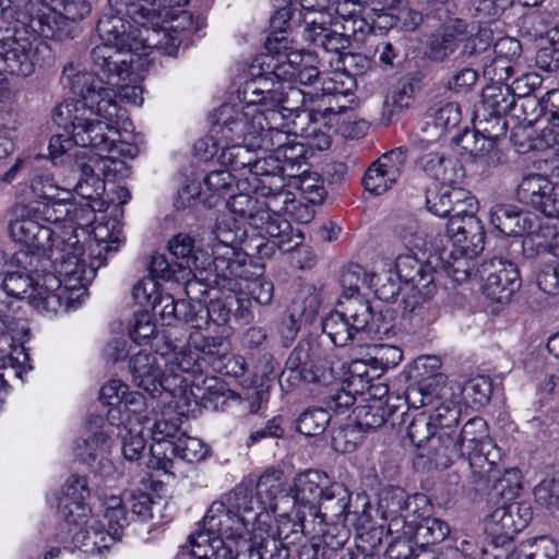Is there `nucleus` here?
Instances as JSON below:
<instances>
[{
	"instance_id": "nucleus-14",
	"label": "nucleus",
	"mask_w": 559,
	"mask_h": 559,
	"mask_svg": "<svg viewBox=\"0 0 559 559\" xmlns=\"http://www.w3.org/2000/svg\"><path fill=\"white\" fill-rule=\"evenodd\" d=\"M252 502V490L248 486L239 485L225 496V500L211 503L204 514L203 524H267L269 512H254Z\"/></svg>"
},
{
	"instance_id": "nucleus-17",
	"label": "nucleus",
	"mask_w": 559,
	"mask_h": 559,
	"mask_svg": "<svg viewBox=\"0 0 559 559\" xmlns=\"http://www.w3.org/2000/svg\"><path fill=\"white\" fill-rule=\"evenodd\" d=\"M90 495L87 478L72 474L59 491L46 496V501L56 507L60 520L68 524H81L86 523L92 515V508L86 501Z\"/></svg>"
},
{
	"instance_id": "nucleus-60",
	"label": "nucleus",
	"mask_w": 559,
	"mask_h": 559,
	"mask_svg": "<svg viewBox=\"0 0 559 559\" xmlns=\"http://www.w3.org/2000/svg\"><path fill=\"white\" fill-rule=\"evenodd\" d=\"M330 419L331 416L326 409H307L297 419V430L307 437H317L325 431Z\"/></svg>"
},
{
	"instance_id": "nucleus-32",
	"label": "nucleus",
	"mask_w": 559,
	"mask_h": 559,
	"mask_svg": "<svg viewBox=\"0 0 559 559\" xmlns=\"http://www.w3.org/2000/svg\"><path fill=\"white\" fill-rule=\"evenodd\" d=\"M454 390L448 384L447 376H439L429 381H423L407 388L405 397L411 407H431L454 395Z\"/></svg>"
},
{
	"instance_id": "nucleus-43",
	"label": "nucleus",
	"mask_w": 559,
	"mask_h": 559,
	"mask_svg": "<svg viewBox=\"0 0 559 559\" xmlns=\"http://www.w3.org/2000/svg\"><path fill=\"white\" fill-rule=\"evenodd\" d=\"M27 359L23 345L16 344L9 333L0 334V368L7 369L10 367L14 370L15 376H20ZM4 385V374L0 373V391Z\"/></svg>"
},
{
	"instance_id": "nucleus-31",
	"label": "nucleus",
	"mask_w": 559,
	"mask_h": 559,
	"mask_svg": "<svg viewBox=\"0 0 559 559\" xmlns=\"http://www.w3.org/2000/svg\"><path fill=\"white\" fill-rule=\"evenodd\" d=\"M419 168L442 183H461L464 171L456 159L449 158L437 147L427 148L418 157Z\"/></svg>"
},
{
	"instance_id": "nucleus-18",
	"label": "nucleus",
	"mask_w": 559,
	"mask_h": 559,
	"mask_svg": "<svg viewBox=\"0 0 559 559\" xmlns=\"http://www.w3.org/2000/svg\"><path fill=\"white\" fill-rule=\"evenodd\" d=\"M28 210L29 204L16 209V217L10 223L9 231L15 242L29 250V265H33L34 262L38 263L41 260L59 233L40 224L38 216L35 213H27Z\"/></svg>"
},
{
	"instance_id": "nucleus-45",
	"label": "nucleus",
	"mask_w": 559,
	"mask_h": 559,
	"mask_svg": "<svg viewBox=\"0 0 559 559\" xmlns=\"http://www.w3.org/2000/svg\"><path fill=\"white\" fill-rule=\"evenodd\" d=\"M31 267V272L33 274L32 276L20 272L8 274L3 278L2 289L7 295L15 298L27 297L29 304L32 305L31 297L35 286H37L36 282L38 277L41 276V269H39L40 266L37 262H34Z\"/></svg>"
},
{
	"instance_id": "nucleus-20",
	"label": "nucleus",
	"mask_w": 559,
	"mask_h": 559,
	"mask_svg": "<svg viewBox=\"0 0 559 559\" xmlns=\"http://www.w3.org/2000/svg\"><path fill=\"white\" fill-rule=\"evenodd\" d=\"M17 22L28 31V35L37 40V35L62 41L72 37L73 25L55 9L28 1L24 11L19 13Z\"/></svg>"
},
{
	"instance_id": "nucleus-28",
	"label": "nucleus",
	"mask_w": 559,
	"mask_h": 559,
	"mask_svg": "<svg viewBox=\"0 0 559 559\" xmlns=\"http://www.w3.org/2000/svg\"><path fill=\"white\" fill-rule=\"evenodd\" d=\"M67 537H71L73 549L85 554H100L120 539L122 526H64Z\"/></svg>"
},
{
	"instance_id": "nucleus-42",
	"label": "nucleus",
	"mask_w": 559,
	"mask_h": 559,
	"mask_svg": "<svg viewBox=\"0 0 559 559\" xmlns=\"http://www.w3.org/2000/svg\"><path fill=\"white\" fill-rule=\"evenodd\" d=\"M396 239L411 253H425L431 247L428 233L414 218L397 224L394 228Z\"/></svg>"
},
{
	"instance_id": "nucleus-38",
	"label": "nucleus",
	"mask_w": 559,
	"mask_h": 559,
	"mask_svg": "<svg viewBox=\"0 0 559 559\" xmlns=\"http://www.w3.org/2000/svg\"><path fill=\"white\" fill-rule=\"evenodd\" d=\"M407 435L412 443L417 448H426V456L437 467L441 468L436 450L432 448V439L440 437L431 419L427 414L416 416L407 427Z\"/></svg>"
},
{
	"instance_id": "nucleus-58",
	"label": "nucleus",
	"mask_w": 559,
	"mask_h": 559,
	"mask_svg": "<svg viewBox=\"0 0 559 559\" xmlns=\"http://www.w3.org/2000/svg\"><path fill=\"white\" fill-rule=\"evenodd\" d=\"M166 450L188 463L200 462L207 454V448L200 439L187 436L179 437L175 442H168Z\"/></svg>"
},
{
	"instance_id": "nucleus-9",
	"label": "nucleus",
	"mask_w": 559,
	"mask_h": 559,
	"mask_svg": "<svg viewBox=\"0 0 559 559\" xmlns=\"http://www.w3.org/2000/svg\"><path fill=\"white\" fill-rule=\"evenodd\" d=\"M374 312L370 301L362 295L340 298L336 308L322 321V331L336 346L358 342L362 334L378 332L374 329Z\"/></svg>"
},
{
	"instance_id": "nucleus-26",
	"label": "nucleus",
	"mask_w": 559,
	"mask_h": 559,
	"mask_svg": "<svg viewBox=\"0 0 559 559\" xmlns=\"http://www.w3.org/2000/svg\"><path fill=\"white\" fill-rule=\"evenodd\" d=\"M236 114H240V110L237 106L229 104L222 105L213 112L214 122L209 134L194 144V150L202 158H212L223 152L224 146L229 144L230 139L239 138L235 133L228 132L229 128H231L229 121L235 119L228 118V121H225L227 116L234 117Z\"/></svg>"
},
{
	"instance_id": "nucleus-15",
	"label": "nucleus",
	"mask_w": 559,
	"mask_h": 559,
	"mask_svg": "<svg viewBox=\"0 0 559 559\" xmlns=\"http://www.w3.org/2000/svg\"><path fill=\"white\" fill-rule=\"evenodd\" d=\"M251 262L246 261V271L242 276L229 275L218 277L217 283H212L221 290H227L235 294L237 304L236 312L245 320H249L251 311L250 298L259 305H269L273 298V284L252 271Z\"/></svg>"
},
{
	"instance_id": "nucleus-22",
	"label": "nucleus",
	"mask_w": 559,
	"mask_h": 559,
	"mask_svg": "<svg viewBox=\"0 0 559 559\" xmlns=\"http://www.w3.org/2000/svg\"><path fill=\"white\" fill-rule=\"evenodd\" d=\"M38 47L23 26H14L12 35L0 39L1 72L28 76L35 67V51Z\"/></svg>"
},
{
	"instance_id": "nucleus-64",
	"label": "nucleus",
	"mask_w": 559,
	"mask_h": 559,
	"mask_svg": "<svg viewBox=\"0 0 559 559\" xmlns=\"http://www.w3.org/2000/svg\"><path fill=\"white\" fill-rule=\"evenodd\" d=\"M283 491L282 473L278 471L265 472L259 478L257 483V495L272 507L274 513H276L277 504H272L273 500L277 498Z\"/></svg>"
},
{
	"instance_id": "nucleus-30",
	"label": "nucleus",
	"mask_w": 559,
	"mask_h": 559,
	"mask_svg": "<svg viewBox=\"0 0 559 559\" xmlns=\"http://www.w3.org/2000/svg\"><path fill=\"white\" fill-rule=\"evenodd\" d=\"M511 142L519 154L549 151L559 157V130L542 127L537 132L533 127H516L511 134Z\"/></svg>"
},
{
	"instance_id": "nucleus-47",
	"label": "nucleus",
	"mask_w": 559,
	"mask_h": 559,
	"mask_svg": "<svg viewBox=\"0 0 559 559\" xmlns=\"http://www.w3.org/2000/svg\"><path fill=\"white\" fill-rule=\"evenodd\" d=\"M129 393V386L121 380L112 379L102 386L99 400L110 406L107 413V419L111 425L123 424L121 418V403Z\"/></svg>"
},
{
	"instance_id": "nucleus-35",
	"label": "nucleus",
	"mask_w": 559,
	"mask_h": 559,
	"mask_svg": "<svg viewBox=\"0 0 559 559\" xmlns=\"http://www.w3.org/2000/svg\"><path fill=\"white\" fill-rule=\"evenodd\" d=\"M259 146H250L247 139H230L229 144L225 145L219 153L218 159L223 166L229 167L231 171H241V175L250 176L253 174V166L258 159L254 152Z\"/></svg>"
},
{
	"instance_id": "nucleus-36",
	"label": "nucleus",
	"mask_w": 559,
	"mask_h": 559,
	"mask_svg": "<svg viewBox=\"0 0 559 559\" xmlns=\"http://www.w3.org/2000/svg\"><path fill=\"white\" fill-rule=\"evenodd\" d=\"M192 557L198 559H230L227 537L224 539L205 526L190 534Z\"/></svg>"
},
{
	"instance_id": "nucleus-56",
	"label": "nucleus",
	"mask_w": 559,
	"mask_h": 559,
	"mask_svg": "<svg viewBox=\"0 0 559 559\" xmlns=\"http://www.w3.org/2000/svg\"><path fill=\"white\" fill-rule=\"evenodd\" d=\"M306 126L298 124L300 138L305 140V144L316 150H326L331 145V135L328 132V120L306 119Z\"/></svg>"
},
{
	"instance_id": "nucleus-19",
	"label": "nucleus",
	"mask_w": 559,
	"mask_h": 559,
	"mask_svg": "<svg viewBox=\"0 0 559 559\" xmlns=\"http://www.w3.org/2000/svg\"><path fill=\"white\" fill-rule=\"evenodd\" d=\"M319 348L309 342L299 343L289 354L282 380L292 384L305 382H330L334 378L333 369L326 359L319 357Z\"/></svg>"
},
{
	"instance_id": "nucleus-41",
	"label": "nucleus",
	"mask_w": 559,
	"mask_h": 559,
	"mask_svg": "<svg viewBox=\"0 0 559 559\" xmlns=\"http://www.w3.org/2000/svg\"><path fill=\"white\" fill-rule=\"evenodd\" d=\"M557 183L551 182L546 176L531 174L525 176L518 186L516 199L537 211L542 201Z\"/></svg>"
},
{
	"instance_id": "nucleus-21",
	"label": "nucleus",
	"mask_w": 559,
	"mask_h": 559,
	"mask_svg": "<svg viewBox=\"0 0 559 559\" xmlns=\"http://www.w3.org/2000/svg\"><path fill=\"white\" fill-rule=\"evenodd\" d=\"M515 109V99L508 85L489 84L484 87L481 100L476 107L478 123L485 124L484 131L492 135H502L507 131L506 116Z\"/></svg>"
},
{
	"instance_id": "nucleus-63",
	"label": "nucleus",
	"mask_w": 559,
	"mask_h": 559,
	"mask_svg": "<svg viewBox=\"0 0 559 559\" xmlns=\"http://www.w3.org/2000/svg\"><path fill=\"white\" fill-rule=\"evenodd\" d=\"M123 425V433H121L122 444L121 451L126 460L138 461L145 449V439L143 437L142 428L133 427L132 425Z\"/></svg>"
},
{
	"instance_id": "nucleus-29",
	"label": "nucleus",
	"mask_w": 559,
	"mask_h": 559,
	"mask_svg": "<svg viewBox=\"0 0 559 559\" xmlns=\"http://www.w3.org/2000/svg\"><path fill=\"white\" fill-rule=\"evenodd\" d=\"M491 225L504 236L533 234L537 227V217L524 213L512 204H496L489 211Z\"/></svg>"
},
{
	"instance_id": "nucleus-61",
	"label": "nucleus",
	"mask_w": 559,
	"mask_h": 559,
	"mask_svg": "<svg viewBox=\"0 0 559 559\" xmlns=\"http://www.w3.org/2000/svg\"><path fill=\"white\" fill-rule=\"evenodd\" d=\"M236 304L235 294L227 296L225 300L212 299L207 305L198 306V310L203 317H200L199 324H209L213 322L217 325L227 322L231 308Z\"/></svg>"
},
{
	"instance_id": "nucleus-13",
	"label": "nucleus",
	"mask_w": 559,
	"mask_h": 559,
	"mask_svg": "<svg viewBox=\"0 0 559 559\" xmlns=\"http://www.w3.org/2000/svg\"><path fill=\"white\" fill-rule=\"evenodd\" d=\"M331 485L328 475L317 469H308L295 476L290 489L294 498L292 512L286 515L293 524L314 523L320 514L318 504Z\"/></svg>"
},
{
	"instance_id": "nucleus-24",
	"label": "nucleus",
	"mask_w": 559,
	"mask_h": 559,
	"mask_svg": "<svg viewBox=\"0 0 559 559\" xmlns=\"http://www.w3.org/2000/svg\"><path fill=\"white\" fill-rule=\"evenodd\" d=\"M194 238L189 234L179 233L168 240L169 252L178 260L180 264L187 269L186 289L189 295V289L192 288L198 282H204L206 274L213 272L211 259L206 252L197 248Z\"/></svg>"
},
{
	"instance_id": "nucleus-25",
	"label": "nucleus",
	"mask_w": 559,
	"mask_h": 559,
	"mask_svg": "<svg viewBox=\"0 0 559 559\" xmlns=\"http://www.w3.org/2000/svg\"><path fill=\"white\" fill-rule=\"evenodd\" d=\"M445 233L457 252L476 257L484 249V226L473 211L459 210L449 218Z\"/></svg>"
},
{
	"instance_id": "nucleus-57",
	"label": "nucleus",
	"mask_w": 559,
	"mask_h": 559,
	"mask_svg": "<svg viewBox=\"0 0 559 559\" xmlns=\"http://www.w3.org/2000/svg\"><path fill=\"white\" fill-rule=\"evenodd\" d=\"M499 135H492L483 130L480 132L469 131L467 128L460 136H454L453 140L461 145L473 157H481L493 148V139Z\"/></svg>"
},
{
	"instance_id": "nucleus-27",
	"label": "nucleus",
	"mask_w": 559,
	"mask_h": 559,
	"mask_svg": "<svg viewBox=\"0 0 559 559\" xmlns=\"http://www.w3.org/2000/svg\"><path fill=\"white\" fill-rule=\"evenodd\" d=\"M274 533L265 530V526H254L251 532L230 533L227 536V545L230 548V559H264V552L270 545L277 547Z\"/></svg>"
},
{
	"instance_id": "nucleus-33",
	"label": "nucleus",
	"mask_w": 559,
	"mask_h": 559,
	"mask_svg": "<svg viewBox=\"0 0 559 559\" xmlns=\"http://www.w3.org/2000/svg\"><path fill=\"white\" fill-rule=\"evenodd\" d=\"M457 183H442L437 190H428L426 195L427 209L436 216H447L455 206H463L467 202L473 207V198H467V192L456 187Z\"/></svg>"
},
{
	"instance_id": "nucleus-39",
	"label": "nucleus",
	"mask_w": 559,
	"mask_h": 559,
	"mask_svg": "<svg viewBox=\"0 0 559 559\" xmlns=\"http://www.w3.org/2000/svg\"><path fill=\"white\" fill-rule=\"evenodd\" d=\"M349 499L350 493L343 484L331 483L318 504L320 514L317 520H319V524L328 521L333 523L341 515H344L348 509Z\"/></svg>"
},
{
	"instance_id": "nucleus-40",
	"label": "nucleus",
	"mask_w": 559,
	"mask_h": 559,
	"mask_svg": "<svg viewBox=\"0 0 559 559\" xmlns=\"http://www.w3.org/2000/svg\"><path fill=\"white\" fill-rule=\"evenodd\" d=\"M157 0H108L110 8L119 14L127 15L131 21H143L152 14L158 20V9L155 8ZM187 0H159V5H174L186 3Z\"/></svg>"
},
{
	"instance_id": "nucleus-16",
	"label": "nucleus",
	"mask_w": 559,
	"mask_h": 559,
	"mask_svg": "<svg viewBox=\"0 0 559 559\" xmlns=\"http://www.w3.org/2000/svg\"><path fill=\"white\" fill-rule=\"evenodd\" d=\"M290 12L287 8H280L271 19L272 33L267 36L265 48L274 56L273 75L276 80L289 81L294 73L306 63L300 50L294 49L284 35Z\"/></svg>"
},
{
	"instance_id": "nucleus-55",
	"label": "nucleus",
	"mask_w": 559,
	"mask_h": 559,
	"mask_svg": "<svg viewBox=\"0 0 559 559\" xmlns=\"http://www.w3.org/2000/svg\"><path fill=\"white\" fill-rule=\"evenodd\" d=\"M518 120L519 127H534L545 120V103L544 97L539 100L535 96L524 97L520 104L515 103V109L510 115Z\"/></svg>"
},
{
	"instance_id": "nucleus-7",
	"label": "nucleus",
	"mask_w": 559,
	"mask_h": 559,
	"mask_svg": "<svg viewBox=\"0 0 559 559\" xmlns=\"http://www.w3.org/2000/svg\"><path fill=\"white\" fill-rule=\"evenodd\" d=\"M138 52L139 53L133 55V61L130 64V68H128V70L124 71L123 73H119L115 69L110 70L109 67L107 70L106 68H102L100 66L96 64L95 60L93 58V50H92L91 58H92L94 68L107 79V82H105L102 78H99L98 75H96L94 73L86 72V71L79 69V67L74 66L73 63H68L67 66H64L63 71H62V75H61L62 84L66 87H69L73 94L79 96V99H66L64 102L81 103V100L83 99L80 91H75L73 88V86L71 85V83L69 82V80L67 78L68 76L67 73L74 74V75L78 74V75L92 76L94 80L102 82L103 85H105L107 88H109L114 93V95H115L114 102L119 109V116H117L116 120L112 121L110 123V126H108V121L104 117H100L96 114H91L90 110H87L85 114V116L88 117L94 123H96V122L100 123L102 128H103V132H105V130H107L108 133H106V134L111 138H112V135L117 134L116 124L124 116L123 109L119 106V104L117 102V94H119L120 98L126 99L135 106H141L143 103V90L141 86L127 85V84L120 83L121 81L126 80V78L129 76L130 74L140 72V71H144L147 68V66L150 64V61L147 60L148 56L141 55V50H139Z\"/></svg>"
},
{
	"instance_id": "nucleus-11",
	"label": "nucleus",
	"mask_w": 559,
	"mask_h": 559,
	"mask_svg": "<svg viewBox=\"0 0 559 559\" xmlns=\"http://www.w3.org/2000/svg\"><path fill=\"white\" fill-rule=\"evenodd\" d=\"M234 224L230 219H221L213 231V272L204 277L207 287L212 286V283H217L218 277L242 276L246 271L247 257L237 250L243 233L238 227L233 228Z\"/></svg>"
},
{
	"instance_id": "nucleus-23",
	"label": "nucleus",
	"mask_w": 559,
	"mask_h": 559,
	"mask_svg": "<svg viewBox=\"0 0 559 559\" xmlns=\"http://www.w3.org/2000/svg\"><path fill=\"white\" fill-rule=\"evenodd\" d=\"M483 293L496 302H507L520 288L521 280L514 263L493 258L481 264Z\"/></svg>"
},
{
	"instance_id": "nucleus-54",
	"label": "nucleus",
	"mask_w": 559,
	"mask_h": 559,
	"mask_svg": "<svg viewBox=\"0 0 559 559\" xmlns=\"http://www.w3.org/2000/svg\"><path fill=\"white\" fill-rule=\"evenodd\" d=\"M285 212H273L265 207L252 222V227L259 231L262 238L273 240L278 238L285 230L290 229V223L283 217Z\"/></svg>"
},
{
	"instance_id": "nucleus-50",
	"label": "nucleus",
	"mask_w": 559,
	"mask_h": 559,
	"mask_svg": "<svg viewBox=\"0 0 559 559\" xmlns=\"http://www.w3.org/2000/svg\"><path fill=\"white\" fill-rule=\"evenodd\" d=\"M27 213H35L39 219L58 226L68 225L71 214V201H60L59 199L46 202H31Z\"/></svg>"
},
{
	"instance_id": "nucleus-52",
	"label": "nucleus",
	"mask_w": 559,
	"mask_h": 559,
	"mask_svg": "<svg viewBox=\"0 0 559 559\" xmlns=\"http://www.w3.org/2000/svg\"><path fill=\"white\" fill-rule=\"evenodd\" d=\"M320 536H313L309 543L304 544L298 552V559H325V547L337 548L343 546L347 535L337 534L334 536L320 526Z\"/></svg>"
},
{
	"instance_id": "nucleus-59",
	"label": "nucleus",
	"mask_w": 559,
	"mask_h": 559,
	"mask_svg": "<svg viewBox=\"0 0 559 559\" xmlns=\"http://www.w3.org/2000/svg\"><path fill=\"white\" fill-rule=\"evenodd\" d=\"M522 473L516 467H511L498 478L493 479L492 491L506 502L513 501L523 489Z\"/></svg>"
},
{
	"instance_id": "nucleus-53",
	"label": "nucleus",
	"mask_w": 559,
	"mask_h": 559,
	"mask_svg": "<svg viewBox=\"0 0 559 559\" xmlns=\"http://www.w3.org/2000/svg\"><path fill=\"white\" fill-rule=\"evenodd\" d=\"M247 190V192L231 195L227 205L231 213L237 214L251 226L265 206L260 197L253 194L249 189Z\"/></svg>"
},
{
	"instance_id": "nucleus-6",
	"label": "nucleus",
	"mask_w": 559,
	"mask_h": 559,
	"mask_svg": "<svg viewBox=\"0 0 559 559\" xmlns=\"http://www.w3.org/2000/svg\"><path fill=\"white\" fill-rule=\"evenodd\" d=\"M233 119V116H229ZM230 120L228 132L235 133L249 141L250 146H259L260 150L270 151L267 156H275L282 160V152L292 141L297 139L300 120L294 121L295 130H285L284 116L275 109L262 110L260 107L249 106L247 110H240ZM228 121V116L225 121Z\"/></svg>"
},
{
	"instance_id": "nucleus-1",
	"label": "nucleus",
	"mask_w": 559,
	"mask_h": 559,
	"mask_svg": "<svg viewBox=\"0 0 559 559\" xmlns=\"http://www.w3.org/2000/svg\"><path fill=\"white\" fill-rule=\"evenodd\" d=\"M67 75L73 88L80 91L83 98L81 103H60L53 115L55 121L70 130L73 140L82 146L68 156L73 175L72 181L76 180L70 188L94 210H105V201L102 199L105 182L102 176L107 177L117 173V166L122 163L116 159L114 153L122 150L119 148L116 139L103 132L100 123H94L85 114L90 110L91 114L104 117L110 126L119 116V109L114 102V93L102 82L88 75Z\"/></svg>"
},
{
	"instance_id": "nucleus-37",
	"label": "nucleus",
	"mask_w": 559,
	"mask_h": 559,
	"mask_svg": "<svg viewBox=\"0 0 559 559\" xmlns=\"http://www.w3.org/2000/svg\"><path fill=\"white\" fill-rule=\"evenodd\" d=\"M278 83H283V81L276 80L274 75L259 79L258 81H247L240 91L241 98L246 105L237 108L239 110H247L249 106L259 107L258 105H262L265 107L263 110L274 109L273 100L275 95L272 94L277 92Z\"/></svg>"
},
{
	"instance_id": "nucleus-46",
	"label": "nucleus",
	"mask_w": 559,
	"mask_h": 559,
	"mask_svg": "<svg viewBox=\"0 0 559 559\" xmlns=\"http://www.w3.org/2000/svg\"><path fill=\"white\" fill-rule=\"evenodd\" d=\"M429 118L428 124L433 129L431 136L439 139L459 127L462 119L461 107L453 102L442 104L433 109Z\"/></svg>"
},
{
	"instance_id": "nucleus-44",
	"label": "nucleus",
	"mask_w": 559,
	"mask_h": 559,
	"mask_svg": "<svg viewBox=\"0 0 559 559\" xmlns=\"http://www.w3.org/2000/svg\"><path fill=\"white\" fill-rule=\"evenodd\" d=\"M275 98L273 100V108L278 110L283 116V111H288L289 114L296 112V116L301 108L305 107L304 110L309 106V95L310 93H305L300 88L286 83H278L277 92H274Z\"/></svg>"
},
{
	"instance_id": "nucleus-5",
	"label": "nucleus",
	"mask_w": 559,
	"mask_h": 559,
	"mask_svg": "<svg viewBox=\"0 0 559 559\" xmlns=\"http://www.w3.org/2000/svg\"><path fill=\"white\" fill-rule=\"evenodd\" d=\"M169 350L159 356L140 350L129 360V370L133 383L154 394L165 392L173 399L187 396L190 385L189 376L200 370L199 358L190 352L176 350L170 344Z\"/></svg>"
},
{
	"instance_id": "nucleus-2",
	"label": "nucleus",
	"mask_w": 559,
	"mask_h": 559,
	"mask_svg": "<svg viewBox=\"0 0 559 559\" xmlns=\"http://www.w3.org/2000/svg\"><path fill=\"white\" fill-rule=\"evenodd\" d=\"M180 4L159 5L158 20L150 14L143 21H132L140 27L132 29L129 21L122 14H105L98 20L97 33L102 40L100 45L93 48L95 63L102 68L108 67L119 73L130 68L133 55L150 56L154 50L173 56L177 52L181 38L179 32L188 29L192 24V16L188 11L179 8Z\"/></svg>"
},
{
	"instance_id": "nucleus-4",
	"label": "nucleus",
	"mask_w": 559,
	"mask_h": 559,
	"mask_svg": "<svg viewBox=\"0 0 559 559\" xmlns=\"http://www.w3.org/2000/svg\"><path fill=\"white\" fill-rule=\"evenodd\" d=\"M444 440L445 443L437 453L441 469L449 468L464 457L463 447L466 444L471 471L468 481L476 490L487 489L502 457L500 448L489 437L487 423L480 417H474L462 428L457 426L451 435H444Z\"/></svg>"
},
{
	"instance_id": "nucleus-34",
	"label": "nucleus",
	"mask_w": 559,
	"mask_h": 559,
	"mask_svg": "<svg viewBox=\"0 0 559 559\" xmlns=\"http://www.w3.org/2000/svg\"><path fill=\"white\" fill-rule=\"evenodd\" d=\"M429 408L430 413L427 415L440 432V437L432 439V448L438 453L445 443L444 435H451L459 426L461 407L454 394Z\"/></svg>"
},
{
	"instance_id": "nucleus-51",
	"label": "nucleus",
	"mask_w": 559,
	"mask_h": 559,
	"mask_svg": "<svg viewBox=\"0 0 559 559\" xmlns=\"http://www.w3.org/2000/svg\"><path fill=\"white\" fill-rule=\"evenodd\" d=\"M464 40V34L455 32L451 28H445L442 32L433 34L430 38L428 46V57L441 62L451 56Z\"/></svg>"
},
{
	"instance_id": "nucleus-12",
	"label": "nucleus",
	"mask_w": 559,
	"mask_h": 559,
	"mask_svg": "<svg viewBox=\"0 0 559 559\" xmlns=\"http://www.w3.org/2000/svg\"><path fill=\"white\" fill-rule=\"evenodd\" d=\"M355 88L356 81L352 75L334 71L321 79L320 92L317 91L309 95V106L302 110V114L297 115V119L300 120V123H304L305 119H321L333 123L335 107L332 106V103H335L338 110H348L347 104L352 100H348L347 97L353 95Z\"/></svg>"
},
{
	"instance_id": "nucleus-48",
	"label": "nucleus",
	"mask_w": 559,
	"mask_h": 559,
	"mask_svg": "<svg viewBox=\"0 0 559 559\" xmlns=\"http://www.w3.org/2000/svg\"><path fill=\"white\" fill-rule=\"evenodd\" d=\"M205 361L214 365L216 369H225L226 373H234L235 376L243 373V364L240 358L228 355L227 345L221 337H213L210 346H207Z\"/></svg>"
},
{
	"instance_id": "nucleus-10",
	"label": "nucleus",
	"mask_w": 559,
	"mask_h": 559,
	"mask_svg": "<svg viewBox=\"0 0 559 559\" xmlns=\"http://www.w3.org/2000/svg\"><path fill=\"white\" fill-rule=\"evenodd\" d=\"M284 164L275 156H264L253 166V174L246 176L243 189L260 197L263 205L273 212H289L294 194L285 189Z\"/></svg>"
},
{
	"instance_id": "nucleus-3",
	"label": "nucleus",
	"mask_w": 559,
	"mask_h": 559,
	"mask_svg": "<svg viewBox=\"0 0 559 559\" xmlns=\"http://www.w3.org/2000/svg\"><path fill=\"white\" fill-rule=\"evenodd\" d=\"M64 236L68 237L58 235L38 262L41 276L31 297L34 309L48 316L67 311L80 302L96 275V267L84 259L85 250L78 235L69 229Z\"/></svg>"
},
{
	"instance_id": "nucleus-8",
	"label": "nucleus",
	"mask_w": 559,
	"mask_h": 559,
	"mask_svg": "<svg viewBox=\"0 0 559 559\" xmlns=\"http://www.w3.org/2000/svg\"><path fill=\"white\" fill-rule=\"evenodd\" d=\"M395 269L399 278L409 285L403 299V317L417 326L435 321L436 310L430 299L436 292V285L431 269L423 264L418 253L399 255Z\"/></svg>"
},
{
	"instance_id": "nucleus-49",
	"label": "nucleus",
	"mask_w": 559,
	"mask_h": 559,
	"mask_svg": "<svg viewBox=\"0 0 559 559\" xmlns=\"http://www.w3.org/2000/svg\"><path fill=\"white\" fill-rule=\"evenodd\" d=\"M71 183L66 181L63 187L56 183L55 179L48 175L35 177L31 182V190L37 200L35 202H46L60 198V201H71L73 193Z\"/></svg>"
},
{
	"instance_id": "nucleus-62",
	"label": "nucleus",
	"mask_w": 559,
	"mask_h": 559,
	"mask_svg": "<svg viewBox=\"0 0 559 559\" xmlns=\"http://www.w3.org/2000/svg\"><path fill=\"white\" fill-rule=\"evenodd\" d=\"M412 92V86L406 83L393 87L383 103L382 116L386 123H389L395 115L409 106Z\"/></svg>"
}]
</instances>
